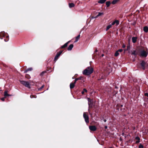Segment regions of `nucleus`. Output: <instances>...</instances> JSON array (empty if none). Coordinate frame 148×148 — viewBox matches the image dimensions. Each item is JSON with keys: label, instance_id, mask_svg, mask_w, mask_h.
Instances as JSON below:
<instances>
[{"label": "nucleus", "instance_id": "nucleus-1", "mask_svg": "<svg viewBox=\"0 0 148 148\" xmlns=\"http://www.w3.org/2000/svg\"><path fill=\"white\" fill-rule=\"evenodd\" d=\"M93 71V69L92 67H88L83 71V74L86 75H88L91 74Z\"/></svg>", "mask_w": 148, "mask_h": 148}, {"label": "nucleus", "instance_id": "nucleus-2", "mask_svg": "<svg viewBox=\"0 0 148 148\" xmlns=\"http://www.w3.org/2000/svg\"><path fill=\"white\" fill-rule=\"evenodd\" d=\"M148 55L147 50H141L140 51V53L138 54L139 56L140 57H146Z\"/></svg>", "mask_w": 148, "mask_h": 148}, {"label": "nucleus", "instance_id": "nucleus-3", "mask_svg": "<svg viewBox=\"0 0 148 148\" xmlns=\"http://www.w3.org/2000/svg\"><path fill=\"white\" fill-rule=\"evenodd\" d=\"M20 82L21 84L24 85L25 86L28 88H30V84L28 82L24 81H21Z\"/></svg>", "mask_w": 148, "mask_h": 148}, {"label": "nucleus", "instance_id": "nucleus-4", "mask_svg": "<svg viewBox=\"0 0 148 148\" xmlns=\"http://www.w3.org/2000/svg\"><path fill=\"white\" fill-rule=\"evenodd\" d=\"M83 117L85 119V122L86 123H89V117L86 112H84L83 114Z\"/></svg>", "mask_w": 148, "mask_h": 148}, {"label": "nucleus", "instance_id": "nucleus-5", "mask_svg": "<svg viewBox=\"0 0 148 148\" xmlns=\"http://www.w3.org/2000/svg\"><path fill=\"white\" fill-rule=\"evenodd\" d=\"M89 129L91 131H95L96 129L97 128L95 126H89Z\"/></svg>", "mask_w": 148, "mask_h": 148}, {"label": "nucleus", "instance_id": "nucleus-6", "mask_svg": "<svg viewBox=\"0 0 148 148\" xmlns=\"http://www.w3.org/2000/svg\"><path fill=\"white\" fill-rule=\"evenodd\" d=\"M145 62L144 61H142L141 63V65L142 67V69L143 70H145Z\"/></svg>", "mask_w": 148, "mask_h": 148}, {"label": "nucleus", "instance_id": "nucleus-7", "mask_svg": "<svg viewBox=\"0 0 148 148\" xmlns=\"http://www.w3.org/2000/svg\"><path fill=\"white\" fill-rule=\"evenodd\" d=\"M87 99L88 101V104L89 105V108H90L92 107V104L90 99L89 98H88Z\"/></svg>", "mask_w": 148, "mask_h": 148}, {"label": "nucleus", "instance_id": "nucleus-8", "mask_svg": "<svg viewBox=\"0 0 148 148\" xmlns=\"http://www.w3.org/2000/svg\"><path fill=\"white\" fill-rule=\"evenodd\" d=\"M137 38L136 37H133L132 38V41L133 43H135L137 41Z\"/></svg>", "mask_w": 148, "mask_h": 148}, {"label": "nucleus", "instance_id": "nucleus-9", "mask_svg": "<svg viewBox=\"0 0 148 148\" xmlns=\"http://www.w3.org/2000/svg\"><path fill=\"white\" fill-rule=\"evenodd\" d=\"M103 14V13L102 12H99L98 14L96 16L94 17H93L92 18H97L98 16H100L101 15H102Z\"/></svg>", "mask_w": 148, "mask_h": 148}, {"label": "nucleus", "instance_id": "nucleus-10", "mask_svg": "<svg viewBox=\"0 0 148 148\" xmlns=\"http://www.w3.org/2000/svg\"><path fill=\"white\" fill-rule=\"evenodd\" d=\"M5 35V32H1L0 33V38L3 39L2 37H4Z\"/></svg>", "mask_w": 148, "mask_h": 148}, {"label": "nucleus", "instance_id": "nucleus-11", "mask_svg": "<svg viewBox=\"0 0 148 148\" xmlns=\"http://www.w3.org/2000/svg\"><path fill=\"white\" fill-rule=\"evenodd\" d=\"M75 84L74 82L73 83H71L70 84V87L71 89L73 88L74 87Z\"/></svg>", "mask_w": 148, "mask_h": 148}, {"label": "nucleus", "instance_id": "nucleus-12", "mask_svg": "<svg viewBox=\"0 0 148 148\" xmlns=\"http://www.w3.org/2000/svg\"><path fill=\"white\" fill-rule=\"evenodd\" d=\"M73 44L70 45L68 48V50L69 51L71 50L73 47Z\"/></svg>", "mask_w": 148, "mask_h": 148}, {"label": "nucleus", "instance_id": "nucleus-13", "mask_svg": "<svg viewBox=\"0 0 148 148\" xmlns=\"http://www.w3.org/2000/svg\"><path fill=\"white\" fill-rule=\"evenodd\" d=\"M143 30L145 32H148V27L145 26L143 27Z\"/></svg>", "mask_w": 148, "mask_h": 148}, {"label": "nucleus", "instance_id": "nucleus-14", "mask_svg": "<svg viewBox=\"0 0 148 148\" xmlns=\"http://www.w3.org/2000/svg\"><path fill=\"white\" fill-rule=\"evenodd\" d=\"M60 56V54H58V53H57L54 59V61H56L58 59V57Z\"/></svg>", "mask_w": 148, "mask_h": 148}, {"label": "nucleus", "instance_id": "nucleus-15", "mask_svg": "<svg viewBox=\"0 0 148 148\" xmlns=\"http://www.w3.org/2000/svg\"><path fill=\"white\" fill-rule=\"evenodd\" d=\"M69 42H67L66 43H65L64 45L62 46L61 47V48H64L66 47L67 46Z\"/></svg>", "mask_w": 148, "mask_h": 148}, {"label": "nucleus", "instance_id": "nucleus-16", "mask_svg": "<svg viewBox=\"0 0 148 148\" xmlns=\"http://www.w3.org/2000/svg\"><path fill=\"white\" fill-rule=\"evenodd\" d=\"M107 0H100L98 1L99 3L103 4Z\"/></svg>", "mask_w": 148, "mask_h": 148}, {"label": "nucleus", "instance_id": "nucleus-17", "mask_svg": "<svg viewBox=\"0 0 148 148\" xmlns=\"http://www.w3.org/2000/svg\"><path fill=\"white\" fill-rule=\"evenodd\" d=\"M33 69L32 68H29L27 69L25 71L24 73H27L28 71H31Z\"/></svg>", "mask_w": 148, "mask_h": 148}, {"label": "nucleus", "instance_id": "nucleus-18", "mask_svg": "<svg viewBox=\"0 0 148 148\" xmlns=\"http://www.w3.org/2000/svg\"><path fill=\"white\" fill-rule=\"evenodd\" d=\"M4 95L5 97L7 96H11L8 93V92L7 91H5L4 92Z\"/></svg>", "mask_w": 148, "mask_h": 148}, {"label": "nucleus", "instance_id": "nucleus-19", "mask_svg": "<svg viewBox=\"0 0 148 148\" xmlns=\"http://www.w3.org/2000/svg\"><path fill=\"white\" fill-rule=\"evenodd\" d=\"M135 139L137 140L136 141V143H138L140 142V138L138 136H137L135 138Z\"/></svg>", "mask_w": 148, "mask_h": 148}, {"label": "nucleus", "instance_id": "nucleus-20", "mask_svg": "<svg viewBox=\"0 0 148 148\" xmlns=\"http://www.w3.org/2000/svg\"><path fill=\"white\" fill-rule=\"evenodd\" d=\"M80 35H79L77 36L75 38V42H77L79 39L80 38Z\"/></svg>", "mask_w": 148, "mask_h": 148}, {"label": "nucleus", "instance_id": "nucleus-21", "mask_svg": "<svg viewBox=\"0 0 148 148\" xmlns=\"http://www.w3.org/2000/svg\"><path fill=\"white\" fill-rule=\"evenodd\" d=\"M69 8H71L74 7L75 6V5L73 3H69Z\"/></svg>", "mask_w": 148, "mask_h": 148}, {"label": "nucleus", "instance_id": "nucleus-22", "mask_svg": "<svg viewBox=\"0 0 148 148\" xmlns=\"http://www.w3.org/2000/svg\"><path fill=\"white\" fill-rule=\"evenodd\" d=\"M112 26V25L111 24H110V25H108L107 27L106 30V31H108L110 28Z\"/></svg>", "mask_w": 148, "mask_h": 148}, {"label": "nucleus", "instance_id": "nucleus-23", "mask_svg": "<svg viewBox=\"0 0 148 148\" xmlns=\"http://www.w3.org/2000/svg\"><path fill=\"white\" fill-rule=\"evenodd\" d=\"M119 1V0H114L112 2V3L113 4H115Z\"/></svg>", "mask_w": 148, "mask_h": 148}, {"label": "nucleus", "instance_id": "nucleus-24", "mask_svg": "<svg viewBox=\"0 0 148 148\" xmlns=\"http://www.w3.org/2000/svg\"><path fill=\"white\" fill-rule=\"evenodd\" d=\"M111 3H110V1H107L106 2V5L107 6V7H108L109 6L110 4Z\"/></svg>", "mask_w": 148, "mask_h": 148}, {"label": "nucleus", "instance_id": "nucleus-25", "mask_svg": "<svg viewBox=\"0 0 148 148\" xmlns=\"http://www.w3.org/2000/svg\"><path fill=\"white\" fill-rule=\"evenodd\" d=\"M131 54L132 55H133L135 56H136L137 54L136 53V51L134 50L132 51V52L131 53Z\"/></svg>", "mask_w": 148, "mask_h": 148}, {"label": "nucleus", "instance_id": "nucleus-26", "mask_svg": "<svg viewBox=\"0 0 148 148\" xmlns=\"http://www.w3.org/2000/svg\"><path fill=\"white\" fill-rule=\"evenodd\" d=\"M114 22H115V23H116L115 24H116V25H119V21L118 20H115L114 21Z\"/></svg>", "mask_w": 148, "mask_h": 148}, {"label": "nucleus", "instance_id": "nucleus-27", "mask_svg": "<svg viewBox=\"0 0 148 148\" xmlns=\"http://www.w3.org/2000/svg\"><path fill=\"white\" fill-rule=\"evenodd\" d=\"M119 55V52L118 51H116L114 55L115 56H117Z\"/></svg>", "mask_w": 148, "mask_h": 148}, {"label": "nucleus", "instance_id": "nucleus-28", "mask_svg": "<svg viewBox=\"0 0 148 148\" xmlns=\"http://www.w3.org/2000/svg\"><path fill=\"white\" fill-rule=\"evenodd\" d=\"M87 92V90L85 88H84L83 89V91L82 92V94H84V92Z\"/></svg>", "mask_w": 148, "mask_h": 148}, {"label": "nucleus", "instance_id": "nucleus-29", "mask_svg": "<svg viewBox=\"0 0 148 148\" xmlns=\"http://www.w3.org/2000/svg\"><path fill=\"white\" fill-rule=\"evenodd\" d=\"M46 73V71H42L40 74V75L41 76H42L43 74Z\"/></svg>", "mask_w": 148, "mask_h": 148}, {"label": "nucleus", "instance_id": "nucleus-30", "mask_svg": "<svg viewBox=\"0 0 148 148\" xmlns=\"http://www.w3.org/2000/svg\"><path fill=\"white\" fill-rule=\"evenodd\" d=\"M123 51V49H119L118 50L119 52H121Z\"/></svg>", "mask_w": 148, "mask_h": 148}, {"label": "nucleus", "instance_id": "nucleus-31", "mask_svg": "<svg viewBox=\"0 0 148 148\" xmlns=\"http://www.w3.org/2000/svg\"><path fill=\"white\" fill-rule=\"evenodd\" d=\"M139 148H143V145H139Z\"/></svg>", "mask_w": 148, "mask_h": 148}, {"label": "nucleus", "instance_id": "nucleus-32", "mask_svg": "<svg viewBox=\"0 0 148 148\" xmlns=\"http://www.w3.org/2000/svg\"><path fill=\"white\" fill-rule=\"evenodd\" d=\"M130 45H128L127 46V49L126 50H128L129 49H130Z\"/></svg>", "mask_w": 148, "mask_h": 148}, {"label": "nucleus", "instance_id": "nucleus-33", "mask_svg": "<svg viewBox=\"0 0 148 148\" xmlns=\"http://www.w3.org/2000/svg\"><path fill=\"white\" fill-rule=\"evenodd\" d=\"M116 23H115V22H114V21H113L112 23L111 24V25H114V24H115Z\"/></svg>", "mask_w": 148, "mask_h": 148}, {"label": "nucleus", "instance_id": "nucleus-34", "mask_svg": "<svg viewBox=\"0 0 148 148\" xmlns=\"http://www.w3.org/2000/svg\"><path fill=\"white\" fill-rule=\"evenodd\" d=\"M79 79L78 78H76V79L75 80V82H74V83H76V82H77V81Z\"/></svg>", "mask_w": 148, "mask_h": 148}, {"label": "nucleus", "instance_id": "nucleus-35", "mask_svg": "<svg viewBox=\"0 0 148 148\" xmlns=\"http://www.w3.org/2000/svg\"><path fill=\"white\" fill-rule=\"evenodd\" d=\"M62 51H60L59 52V53H58V54H60V55L62 53Z\"/></svg>", "mask_w": 148, "mask_h": 148}, {"label": "nucleus", "instance_id": "nucleus-36", "mask_svg": "<svg viewBox=\"0 0 148 148\" xmlns=\"http://www.w3.org/2000/svg\"><path fill=\"white\" fill-rule=\"evenodd\" d=\"M145 96H147L148 97V93H146L145 94Z\"/></svg>", "mask_w": 148, "mask_h": 148}, {"label": "nucleus", "instance_id": "nucleus-37", "mask_svg": "<svg viewBox=\"0 0 148 148\" xmlns=\"http://www.w3.org/2000/svg\"><path fill=\"white\" fill-rule=\"evenodd\" d=\"M1 99L2 101H4L5 100V98H1Z\"/></svg>", "mask_w": 148, "mask_h": 148}, {"label": "nucleus", "instance_id": "nucleus-38", "mask_svg": "<svg viewBox=\"0 0 148 148\" xmlns=\"http://www.w3.org/2000/svg\"><path fill=\"white\" fill-rule=\"evenodd\" d=\"M125 47V45L124 44H123L122 45V47L123 48H124Z\"/></svg>", "mask_w": 148, "mask_h": 148}, {"label": "nucleus", "instance_id": "nucleus-39", "mask_svg": "<svg viewBox=\"0 0 148 148\" xmlns=\"http://www.w3.org/2000/svg\"><path fill=\"white\" fill-rule=\"evenodd\" d=\"M30 97L31 98H32L33 97H35V96H34V95H31L30 96Z\"/></svg>", "mask_w": 148, "mask_h": 148}, {"label": "nucleus", "instance_id": "nucleus-40", "mask_svg": "<svg viewBox=\"0 0 148 148\" xmlns=\"http://www.w3.org/2000/svg\"><path fill=\"white\" fill-rule=\"evenodd\" d=\"M44 85H42L40 88V89H42V88H43L44 87Z\"/></svg>", "mask_w": 148, "mask_h": 148}, {"label": "nucleus", "instance_id": "nucleus-41", "mask_svg": "<svg viewBox=\"0 0 148 148\" xmlns=\"http://www.w3.org/2000/svg\"><path fill=\"white\" fill-rule=\"evenodd\" d=\"M97 49L96 50H95V52H97Z\"/></svg>", "mask_w": 148, "mask_h": 148}, {"label": "nucleus", "instance_id": "nucleus-42", "mask_svg": "<svg viewBox=\"0 0 148 148\" xmlns=\"http://www.w3.org/2000/svg\"><path fill=\"white\" fill-rule=\"evenodd\" d=\"M105 128H107V126H106L105 127Z\"/></svg>", "mask_w": 148, "mask_h": 148}, {"label": "nucleus", "instance_id": "nucleus-43", "mask_svg": "<svg viewBox=\"0 0 148 148\" xmlns=\"http://www.w3.org/2000/svg\"><path fill=\"white\" fill-rule=\"evenodd\" d=\"M102 56H104V55L103 54H102L101 55Z\"/></svg>", "mask_w": 148, "mask_h": 148}, {"label": "nucleus", "instance_id": "nucleus-44", "mask_svg": "<svg viewBox=\"0 0 148 148\" xmlns=\"http://www.w3.org/2000/svg\"><path fill=\"white\" fill-rule=\"evenodd\" d=\"M104 121L105 122H106V120H104Z\"/></svg>", "mask_w": 148, "mask_h": 148}, {"label": "nucleus", "instance_id": "nucleus-45", "mask_svg": "<svg viewBox=\"0 0 148 148\" xmlns=\"http://www.w3.org/2000/svg\"><path fill=\"white\" fill-rule=\"evenodd\" d=\"M4 40H5V41H8V40L6 41V40H5V39H4Z\"/></svg>", "mask_w": 148, "mask_h": 148}, {"label": "nucleus", "instance_id": "nucleus-46", "mask_svg": "<svg viewBox=\"0 0 148 148\" xmlns=\"http://www.w3.org/2000/svg\"><path fill=\"white\" fill-rule=\"evenodd\" d=\"M121 107H122V106H123V105H121Z\"/></svg>", "mask_w": 148, "mask_h": 148}]
</instances>
